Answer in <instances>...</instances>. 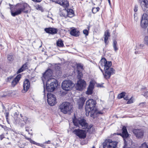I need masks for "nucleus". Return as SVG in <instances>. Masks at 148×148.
<instances>
[{"label":"nucleus","mask_w":148,"mask_h":148,"mask_svg":"<svg viewBox=\"0 0 148 148\" xmlns=\"http://www.w3.org/2000/svg\"><path fill=\"white\" fill-rule=\"evenodd\" d=\"M72 106L68 102L62 103L60 106V109L61 111L64 114L69 112L72 109Z\"/></svg>","instance_id":"4"},{"label":"nucleus","mask_w":148,"mask_h":148,"mask_svg":"<svg viewBox=\"0 0 148 148\" xmlns=\"http://www.w3.org/2000/svg\"><path fill=\"white\" fill-rule=\"evenodd\" d=\"M56 3L65 8H67L69 6L67 0H58L56 1Z\"/></svg>","instance_id":"16"},{"label":"nucleus","mask_w":148,"mask_h":148,"mask_svg":"<svg viewBox=\"0 0 148 148\" xmlns=\"http://www.w3.org/2000/svg\"><path fill=\"white\" fill-rule=\"evenodd\" d=\"M144 43L148 46V36H146L144 38Z\"/></svg>","instance_id":"35"},{"label":"nucleus","mask_w":148,"mask_h":148,"mask_svg":"<svg viewBox=\"0 0 148 148\" xmlns=\"http://www.w3.org/2000/svg\"><path fill=\"white\" fill-rule=\"evenodd\" d=\"M34 2H40L42 0H32Z\"/></svg>","instance_id":"52"},{"label":"nucleus","mask_w":148,"mask_h":148,"mask_svg":"<svg viewBox=\"0 0 148 148\" xmlns=\"http://www.w3.org/2000/svg\"><path fill=\"white\" fill-rule=\"evenodd\" d=\"M0 126L2 128H3L5 130H8V128L6 126L1 125H0Z\"/></svg>","instance_id":"43"},{"label":"nucleus","mask_w":148,"mask_h":148,"mask_svg":"<svg viewBox=\"0 0 148 148\" xmlns=\"http://www.w3.org/2000/svg\"><path fill=\"white\" fill-rule=\"evenodd\" d=\"M79 32L76 29H72L70 32V34L75 36H79Z\"/></svg>","instance_id":"23"},{"label":"nucleus","mask_w":148,"mask_h":148,"mask_svg":"<svg viewBox=\"0 0 148 148\" xmlns=\"http://www.w3.org/2000/svg\"><path fill=\"white\" fill-rule=\"evenodd\" d=\"M108 1L109 3V4L110 5L111 4V3H110V0H108Z\"/></svg>","instance_id":"58"},{"label":"nucleus","mask_w":148,"mask_h":148,"mask_svg":"<svg viewBox=\"0 0 148 148\" xmlns=\"http://www.w3.org/2000/svg\"><path fill=\"white\" fill-rule=\"evenodd\" d=\"M117 144L116 142L113 141L109 139L105 140L103 146L104 148H115Z\"/></svg>","instance_id":"8"},{"label":"nucleus","mask_w":148,"mask_h":148,"mask_svg":"<svg viewBox=\"0 0 148 148\" xmlns=\"http://www.w3.org/2000/svg\"><path fill=\"white\" fill-rule=\"evenodd\" d=\"M83 33L84 34H85L86 36H88V31L86 29L84 30L83 31Z\"/></svg>","instance_id":"42"},{"label":"nucleus","mask_w":148,"mask_h":148,"mask_svg":"<svg viewBox=\"0 0 148 148\" xmlns=\"http://www.w3.org/2000/svg\"><path fill=\"white\" fill-rule=\"evenodd\" d=\"M58 86L57 81L54 78H49L47 82L46 86L47 90L48 92H53Z\"/></svg>","instance_id":"2"},{"label":"nucleus","mask_w":148,"mask_h":148,"mask_svg":"<svg viewBox=\"0 0 148 148\" xmlns=\"http://www.w3.org/2000/svg\"><path fill=\"white\" fill-rule=\"evenodd\" d=\"M26 131H27V132L28 131V130H27L26 129Z\"/></svg>","instance_id":"61"},{"label":"nucleus","mask_w":148,"mask_h":148,"mask_svg":"<svg viewBox=\"0 0 148 148\" xmlns=\"http://www.w3.org/2000/svg\"><path fill=\"white\" fill-rule=\"evenodd\" d=\"M16 11L13 12L11 10V14L13 16L20 14L22 12L25 14L30 13L31 8L29 5L26 3H18L16 6Z\"/></svg>","instance_id":"1"},{"label":"nucleus","mask_w":148,"mask_h":148,"mask_svg":"<svg viewBox=\"0 0 148 148\" xmlns=\"http://www.w3.org/2000/svg\"><path fill=\"white\" fill-rule=\"evenodd\" d=\"M147 147L148 146L145 142L142 144L140 146L141 148H147Z\"/></svg>","instance_id":"34"},{"label":"nucleus","mask_w":148,"mask_h":148,"mask_svg":"<svg viewBox=\"0 0 148 148\" xmlns=\"http://www.w3.org/2000/svg\"><path fill=\"white\" fill-rule=\"evenodd\" d=\"M86 83L84 80L79 79L77 83L76 89L81 91L86 87Z\"/></svg>","instance_id":"13"},{"label":"nucleus","mask_w":148,"mask_h":148,"mask_svg":"<svg viewBox=\"0 0 148 148\" xmlns=\"http://www.w3.org/2000/svg\"><path fill=\"white\" fill-rule=\"evenodd\" d=\"M146 102H144L140 103L139 105L141 107H143L145 106Z\"/></svg>","instance_id":"40"},{"label":"nucleus","mask_w":148,"mask_h":148,"mask_svg":"<svg viewBox=\"0 0 148 148\" xmlns=\"http://www.w3.org/2000/svg\"><path fill=\"white\" fill-rule=\"evenodd\" d=\"M98 113H99V114H102V113H101V112H98Z\"/></svg>","instance_id":"62"},{"label":"nucleus","mask_w":148,"mask_h":148,"mask_svg":"<svg viewBox=\"0 0 148 148\" xmlns=\"http://www.w3.org/2000/svg\"><path fill=\"white\" fill-rule=\"evenodd\" d=\"M139 46L140 49H142L143 47H144V45L143 44H140Z\"/></svg>","instance_id":"55"},{"label":"nucleus","mask_w":148,"mask_h":148,"mask_svg":"<svg viewBox=\"0 0 148 148\" xmlns=\"http://www.w3.org/2000/svg\"><path fill=\"white\" fill-rule=\"evenodd\" d=\"M94 86V84L92 82L90 81V84L87 89V90L86 92V93L88 95H91L92 93Z\"/></svg>","instance_id":"18"},{"label":"nucleus","mask_w":148,"mask_h":148,"mask_svg":"<svg viewBox=\"0 0 148 148\" xmlns=\"http://www.w3.org/2000/svg\"><path fill=\"white\" fill-rule=\"evenodd\" d=\"M57 45L58 46L62 47L64 45L63 41L61 39L58 40L57 42Z\"/></svg>","instance_id":"28"},{"label":"nucleus","mask_w":148,"mask_h":148,"mask_svg":"<svg viewBox=\"0 0 148 148\" xmlns=\"http://www.w3.org/2000/svg\"><path fill=\"white\" fill-rule=\"evenodd\" d=\"M66 11L67 12V17L71 18L74 16V12L72 9H67Z\"/></svg>","instance_id":"24"},{"label":"nucleus","mask_w":148,"mask_h":148,"mask_svg":"<svg viewBox=\"0 0 148 148\" xmlns=\"http://www.w3.org/2000/svg\"><path fill=\"white\" fill-rule=\"evenodd\" d=\"M2 107H3V109L5 111V112H6L7 110L6 109V108L5 107V106L3 105H2Z\"/></svg>","instance_id":"53"},{"label":"nucleus","mask_w":148,"mask_h":148,"mask_svg":"<svg viewBox=\"0 0 148 148\" xmlns=\"http://www.w3.org/2000/svg\"><path fill=\"white\" fill-rule=\"evenodd\" d=\"M4 138V134H2L0 135V138L1 140H2Z\"/></svg>","instance_id":"50"},{"label":"nucleus","mask_w":148,"mask_h":148,"mask_svg":"<svg viewBox=\"0 0 148 148\" xmlns=\"http://www.w3.org/2000/svg\"><path fill=\"white\" fill-rule=\"evenodd\" d=\"M142 91L143 92L142 95L146 97H148V92L146 89L145 87H143L142 88Z\"/></svg>","instance_id":"25"},{"label":"nucleus","mask_w":148,"mask_h":148,"mask_svg":"<svg viewBox=\"0 0 148 148\" xmlns=\"http://www.w3.org/2000/svg\"><path fill=\"white\" fill-rule=\"evenodd\" d=\"M133 132L136 137L139 138H142L144 134L143 131L140 129H135Z\"/></svg>","instance_id":"15"},{"label":"nucleus","mask_w":148,"mask_h":148,"mask_svg":"<svg viewBox=\"0 0 148 148\" xmlns=\"http://www.w3.org/2000/svg\"><path fill=\"white\" fill-rule=\"evenodd\" d=\"M100 66L104 67V69L111 67L112 66L111 61H107L105 58H102L99 62Z\"/></svg>","instance_id":"10"},{"label":"nucleus","mask_w":148,"mask_h":148,"mask_svg":"<svg viewBox=\"0 0 148 148\" xmlns=\"http://www.w3.org/2000/svg\"><path fill=\"white\" fill-rule=\"evenodd\" d=\"M73 122L75 126L78 127H79L81 126L83 129H86L88 127V123L86 122V121L84 119L80 120L76 119H73Z\"/></svg>","instance_id":"6"},{"label":"nucleus","mask_w":148,"mask_h":148,"mask_svg":"<svg viewBox=\"0 0 148 148\" xmlns=\"http://www.w3.org/2000/svg\"><path fill=\"white\" fill-rule=\"evenodd\" d=\"M143 11L145 13H148V1L147 0H138Z\"/></svg>","instance_id":"12"},{"label":"nucleus","mask_w":148,"mask_h":148,"mask_svg":"<svg viewBox=\"0 0 148 148\" xmlns=\"http://www.w3.org/2000/svg\"><path fill=\"white\" fill-rule=\"evenodd\" d=\"M125 97H124V99L126 100H128L127 102V104L131 103L133 102V100L131 98H130V99L129 100V99L128 97V95H125Z\"/></svg>","instance_id":"27"},{"label":"nucleus","mask_w":148,"mask_h":148,"mask_svg":"<svg viewBox=\"0 0 148 148\" xmlns=\"http://www.w3.org/2000/svg\"><path fill=\"white\" fill-rule=\"evenodd\" d=\"M73 132L78 136L80 138H84L86 136V131L79 129H75L73 131Z\"/></svg>","instance_id":"11"},{"label":"nucleus","mask_w":148,"mask_h":148,"mask_svg":"<svg viewBox=\"0 0 148 148\" xmlns=\"http://www.w3.org/2000/svg\"><path fill=\"white\" fill-rule=\"evenodd\" d=\"M5 117L6 120L8 119V116L9 114V113L8 112H5Z\"/></svg>","instance_id":"46"},{"label":"nucleus","mask_w":148,"mask_h":148,"mask_svg":"<svg viewBox=\"0 0 148 148\" xmlns=\"http://www.w3.org/2000/svg\"><path fill=\"white\" fill-rule=\"evenodd\" d=\"M14 57L12 55H9L8 56V60L10 61H12L14 59Z\"/></svg>","instance_id":"36"},{"label":"nucleus","mask_w":148,"mask_h":148,"mask_svg":"<svg viewBox=\"0 0 148 148\" xmlns=\"http://www.w3.org/2000/svg\"><path fill=\"white\" fill-rule=\"evenodd\" d=\"M45 88H44V95H45Z\"/></svg>","instance_id":"59"},{"label":"nucleus","mask_w":148,"mask_h":148,"mask_svg":"<svg viewBox=\"0 0 148 148\" xmlns=\"http://www.w3.org/2000/svg\"><path fill=\"white\" fill-rule=\"evenodd\" d=\"M20 115L21 117L22 118H23L22 119L23 121L25 122V123H27L28 119L25 116H22L21 114H20Z\"/></svg>","instance_id":"33"},{"label":"nucleus","mask_w":148,"mask_h":148,"mask_svg":"<svg viewBox=\"0 0 148 148\" xmlns=\"http://www.w3.org/2000/svg\"><path fill=\"white\" fill-rule=\"evenodd\" d=\"M47 96V102L51 106H54L56 102V98L55 96L51 93H48Z\"/></svg>","instance_id":"9"},{"label":"nucleus","mask_w":148,"mask_h":148,"mask_svg":"<svg viewBox=\"0 0 148 148\" xmlns=\"http://www.w3.org/2000/svg\"><path fill=\"white\" fill-rule=\"evenodd\" d=\"M92 127V125H90L89 126H88V127L86 128H87L89 130L90 129H91Z\"/></svg>","instance_id":"51"},{"label":"nucleus","mask_w":148,"mask_h":148,"mask_svg":"<svg viewBox=\"0 0 148 148\" xmlns=\"http://www.w3.org/2000/svg\"><path fill=\"white\" fill-rule=\"evenodd\" d=\"M45 31L46 33L51 34H56L58 31L57 29L51 27L45 28Z\"/></svg>","instance_id":"19"},{"label":"nucleus","mask_w":148,"mask_h":148,"mask_svg":"<svg viewBox=\"0 0 148 148\" xmlns=\"http://www.w3.org/2000/svg\"><path fill=\"white\" fill-rule=\"evenodd\" d=\"M35 8L37 10H40L42 12L43 11L42 7L41 5H37L35 6Z\"/></svg>","instance_id":"31"},{"label":"nucleus","mask_w":148,"mask_h":148,"mask_svg":"<svg viewBox=\"0 0 148 148\" xmlns=\"http://www.w3.org/2000/svg\"><path fill=\"white\" fill-rule=\"evenodd\" d=\"M77 69H83V66L82 65L80 64H77Z\"/></svg>","instance_id":"39"},{"label":"nucleus","mask_w":148,"mask_h":148,"mask_svg":"<svg viewBox=\"0 0 148 148\" xmlns=\"http://www.w3.org/2000/svg\"><path fill=\"white\" fill-rule=\"evenodd\" d=\"M96 102L92 99L88 100L86 102L85 106L86 114L88 116L90 112L95 107Z\"/></svg>","instance_id":"3"},{"label":"nucleus","mask_w":148,"mask_h":148,"mask_svg":"<svg viewBox=\"0 0 148 148\" xmlns=\"http://www.w3.org/2000/svg\"><path fill=\"white\" fill-rule=\"evenodd\" d=\"M92 148H95V147L93 146Z\"/></svg>","instance_id":"63"},{"label":"nucleus","mask_w":148,"mask_h":148,"mask_svg":"<svg viewBox=\"0 0 148 148\" xmlns=\"http://www.w3.org/2000/svg\"><path fill=\"white\" fill-rule=\"evenodd\" d=\"M82 74L81 72H80L79 71H78V75L77 76V77L79 79L81 78L82 77Z\"/></svg>","instance_id":"37"},{"label":"nucleus","mask_w":148,"mask_h":148,"mask_svg":"<svg viewBox=\"0 0 148 148\" xmlns=\"http://www.w3.org/2000/svg\"><path fill=\"white\" fill-rule=\"evenodd\" d=\"M98 87H102V85L101 84H98Z\"/></svg>","instance_id":"56"},{"label":"nucleus","mask_w":148,"mask_h":148,"mask_svg":"<svg viewBox=\"0 0 148 148\" xmlns=\"http://www.w3.org/2000/svg\"><path fill=\"white\" fill-rule=\"evenodd\" d=\"M84 102L85 100L82 97L81 98L79 99V106H82L84 104Z\"/></svg>","instance_id":"30"},{"label":"nucleus","mask_w":148,"mask_h":148,"mask_svg":"<svg viewBox=\"0 0 148 148\" xmlns=\"http://www.w3.org/2000/svg\"><path fill=\"white\" fill-rule=\"evenodd\" d=\"M125 94L126 93L124 92H122L118 95L117 98L119 99H121L124 98V96H125Z\"/></svg>","instance_id":"29"},{"label":"nucleus","mask_w":148,"mask_h":148,"mask_svg":"<svg viewBox=\"0 0 148 148\" xmlns=\"http://www.w3.org/2000/svg\"><path fill=\"white\" fill-rule=\"evenodd\" d=\"M1 2H0V5L1 4Z\"/></svg>","instance_id":"64"},{"label":"nucleus","mask_w":148,"mask_h":148,"mask_svg":"<svg viewBox=\"0 0 148 148\" xmlns=\"http://www.w3.org/2000/svg\"><path fill=\"white\" fill-rule=\"evenodd\" d=\"M24 71V70L21 68L19 69L18 70L17 72V74L19 73Z\"/></svg>","instance_id":"45"},{"label":"nucleus","mask_w":148,"mask_h":148,"mask_svg":"<svg viewBox=\"0 0 148 148\" xmlns=\"http://www.w3.org/2000/svg\"><path fill=\"white\" fill-rule=\"evenodd\" d=\"M52 71L50 69L46 71L44 73L43 77H42V80L44 82L45 80L49 79V78L51 76Z\"/></svg>","instance_id":"14"},{"label":"nucleus","mask_w":148,"mask_h":148,"mask_svg":"<svg viewBox=\"0 0 148 148\" xmlns=\"http://www.w3.org/2000/svg\"><path fill=\"white\" fill-rule=\"evenodd\" d=\"M30 86V82L28 79H26L24 82L23 89L22 90L23 93H25L27 91Z\"/></svg>","instance_id":"17"},{"label":"nucleus","mask_w":148,"mask_h":148,"mask_svg":"<svg viewBox=\"0 0 148 148\" xmlns=\"http://www.w3.org/2000/svg\"><path fill=\"white\" fill-rule=\"evenodd\" d=\"M110 36V33L109 32L108 30H107L105 32L104 34V41L106 45H107L108 42L107 41L108 38Z\"/></svg>","instance_id":"21"},{"label":"nucleus","mask_w":148,"mask_h":148,"mask_svg":"<svg viewBox=\"0 0 148 148\" xmlns=\"http://www.w3.org/2000/svg\"><path fill=\"white\" fill-rule=\"evenodd\" d=\"M21 77V76L20 74L18 75L13 79L11 82V85L12 86H14L18 83Z\"/></svg>","instance_id":"20"},{"label":"nucleus","mask_w":148,"mask_h":148,"mask_svg":"<svg viewBox=\"0 0 148 148\" xmlns=\"http://www.w3.org/2000/svg\"><path fill=\"white\" fill-rule=\"evenodd\" d=\"M104 73L103 75L104 78L106 79H109L112 75L115 73V71L114 68L110 67L104 69Z\"/></svg>","instance_id":"7"},{"label":"nucleus","mask_w":148,"mask_h":148,"mask_svg":"<svg viewBox=\"0 0 148 148\" xmlns=\"http://www.w3.org/2000/svg\"><path fill=\"white\" fill-rule=\"evenodd\" d=\"M113 46L115 51H116L118 49L117 46V42L116 40H114L113 41Z\"/></svg>","instance_id":"26"},{"label":"nucleus","mask_w":148,"mask_h":148,"mask_svg":"<svg viewBox=\"0 0 148 148\" xmlns=\"http://www.w3.org/2000/svg\"><path fill=\"white\" fill-rule=\"evenodd\" d=\"M59 14L61 17H64L65 18H66L67 17V12L66 8L62 10H60Z\"/></svg>","instance_id":"22"},{"label":"nucleus","mask_w":148,"mask_h":148,"mask_svg":"<svg viewBox=\"0 0 148 148\" xmlns=\"http://www.w3.org/2000/svg\"><path fill=\"white\" fill-rule=\"evenodd\" d=\"M99 67L101 71L102 72V73H104V72H103V70L101 69L100 66Z\"/></svg>","instance_id":"57"},{"label":"nucleus","mask_w":148,"mask_h":148,"mask_svg":"<svg viewBox=\"0 0 148 148\" xmlns=\"http://www.w3.org/2000/svg\"><path fill=\"white\" fill-rule=\"evenodd\" d=\"M74 86V84L70 80H66L63 81L61 86L62 89L68 91L71 90Z\"/></svg>","instance_id":"5"},{"label":"nucleus","mask_w":148,"mask_h":148,"mask_svg":"<svg viewBox=\"0 0 148 148\" xmlns=\"http://www.w3.org/2000/svg\"><path fill=\"white\" fill-rule=\"evenodd\" d=\"M37 145L40 146L43 148H44L45 147V146L44 144H40L38 143V145Z\"/></svg>","instance_id":"49"},{"label":"nucleus","mask_w":148,"mask_h":148,"mask_svg":"<svg viewBox=\"0 0 148 148\" xmlns=\"http://www.w3.org/2000/svg\"><path fill=\"white\" fill-rule=\"evenodd\" d=\"M30 141L31 143L33 144H34L36 145H38V143L35 142V141L32 140H30Z\"/></svg>","instance_id":"44"},{"label":"nucleus","mask_w":148,"mask_h":148,"mask_svg":"<svg viewBox=\"0 0 148 148\" xmlns=\"http://www.w3.org/2000/svg\"><path fill=\"white\" fill-rule=\"evenodd\" d=\"M138 6L137 5H135V6L134 8V11L135 12H136L138 10Z\"/></svg>","instance_id":"47"},{"label":"nucleus","mask_w":148,"mask_h":148,"mask_svg":"<svg viewBox=\"0 0 148 148\" xmlns=\"http://www.w3.org/2000/svg\"><path fill=\"white\" fill-rule=\"evenodd\" d=\"M50 141L48 140V141H46L44 143L45 144H50Z\"/></svg>","instance_id":"54"},{"label":"nucleus","mask_w":148,"mask_h":148,"mask_svg":"<svg viewBox=\"0 0 148 148\" xmlns=\"http://www.w3.org/2000/svg\"><path fill=\"white\" fill-rule=\"evenodd\" d=\"M13 77L12 76H10V77H8L7 81L10 82L11 80H13Z\"/></svg>","instance_id":"41"},{"label":"nucleus","mask_w":148,"mask_h":148,"mask_svg":"<svg viewBox=\"0 0 148 148\" xmlns=\"http://www.w3.org/2000/svg\"><path fill=\"white\" fill-rule=\"evenodd\" d=\"M27 63H25L21 67V68L24 70V71L27 68Z\"/></svg>","instance_id":"38"},{"label":"nucleus","mask_w":148,"mask_h":148,"mask_svg":"<svg viewBox=\"0 0 148 148\" xmlns=\"http://www.w3.org/2000/svg\"><path fill=\"white\" fill-rule=\"evenodd\" d=\"M7 120V122H8V123H8V119L7 120Z\"/></svg>","instance_id":"60"},{"label":"nucleus","mask_w":148,"mask_h":148,"mask_svg":"<svg viewBox=\"0 0 148 148\" xmlns=\"http://www.w3.org/2000/svg\"><path fill=\"white\" fill-rule=\"evenodd\" d=\"M7 95H8L7 93L6 92H5L4 93V94H3V95H1V97H6Z\"/></svg>","instance_id":"48"},{"label":"nucleus","mask_w":148,"mask_h":148,"mask_svg":"<svg viewBox=\"0 0 148 148\" xmlns=\"http://www.w3.org/2000/svg\"><path fill=\"white\" fill-rule=\"evenodd\" d=\"M99 8L98 7L97 8H93L92 9V12L93 13H95L99 11Z\"/></svg>","instance_id":"32"}]
</instances>
